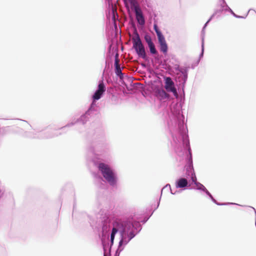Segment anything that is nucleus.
Returning <instances> with one entry per match:
<instances>
[{"label": "nucleus", "mask_w": 256, "mask_h": 256, "mask_svg": "<svg viewBox=\"0 0 256 256\" xmlns=\"http://www.w3.org/2000/svg\"><path fill=\"white\" fill-rule=\"evenodd\" d=\"M153 55H155L154 56V60H155L158 63L164 66V64L162 62L161 60V56H160L158 54H158H152Z\"/></svg>", "instance_id": "nucleus-21"}, {"label": "nucleus", "mask_w": 256, "mask_h": 256, "mask_svg": "<svg viewBox=\"0 0 256 256\" xmlns=\"http://www.w3.org/2000/svg\"><path fill=\"white\" fill-rule=\"evenodd\" d=\"M223 12V10H222V8H221L220 9H217V10H216L214 12V14H216L217 16H220V14L222 12Z\"/></svg>", "instance_id": "nucleus-28"}, {"label": "nucleus", "mask_w": 256, "mask_h": 256, "mask_svg": "<svg viewBox=\"0 0 256 256\" xmlns=\"http://www.w3.org/2000/svg\"><path fill=\"white\" fill-rule=\"evenodd\" d=\"M76 198H74V204H73V209L74 210L76 208Z\"/></svg>", "instance_id": "nucleus-36"}, {"label": "nucleus", "mask_w": 256, "mask_h": 256, "mask_svg": "<svg viewBox=\"0 0 256 256\" xmlns=\"http://www.w3.org/2000/svg\"><path fill=\"white\" fill-rule=\"evenodd\" d=\"M132 48L138 57L142 58L146 62H149L150 58L146 55L144 47L142 44L140 34L137 32L135 33V38L132 39Z\"/></svg>", "instance_id": "nucleus-8"}, {"label": "nucleus", "mask_w": 256, "mask_h": 256, "mask_svg": "<svg viewBox=\"0 0 256 256\" xmlns=\"http://www.w3.org/2000/svg\"><path fill=\"white\" fill-rule=\"evenodd\" d=\"M94 165L101 172L103 178L109 184L113 187L116 186L118 178L116 171L110 165L92 160Z\"/></svg>", "instance_id": "nucleus-6"}, {"label": "nucleus", "mask_w": 256, "mask_h": 256, "mask_svg": "<svg viewBox=\"0 0 256 256\" xmlns=\"http://www.w3.org/2000/svg\"><path fill=\"white\" fill-rule=\"evenodd\" d=\"M204 35H205V29L202 30L201 31V38H202V44H204Z\"/></svg>", "instance_id": "nucleus-26"}, {"label": "nucleus", "mask_w": 256, "mask_h": 256, "mask_svg": "<svg viewBox=\"0 0 256 256\" xmlns=\"http://www.w3.org/2000/svg\"><path fill=\"white\" fill-rule=\"evenodd\" d=\"M111 47H112L111 45H110L109 46H108V50L109 52H110Z\"/></svg>", "instance_id": "nucleus-37"}, {"label": "nucleus", "mask_w": 256, "mask_h": 256, "mask_svg": "<svg viewBox=\"0 0 256 256\" xmlns=\"http://www.w3.org/2000/svg\"><path fill=\"white\" fill-rule=\"evenodd\" d=\"M204 44H201V52L199 54V57H198V60H200V59L202 58L204 56Z\"/></svg>", "instance_id": "nucleus-23"}, {"label": "nucleus", "mask_w": 256, "mask_h": 256, "mask_svg": "<svg viewBox=\"0 0 256 256\" xmlns=\"http://www.w3.org/2000/svg\"><path fill=\"white\" fill-rule=\"evenodd\" d=\"M106 90V86L104 82L103 79H102L99 80L98 88L92 96V99L94 100H99L104 95Z\"/></svg>", "instance_id": "nucleus-10"}, {"label": "nucleus", "mask_w": 256, "mask_h": 256, "mask_svg": "<svg viewBox=\"0 0 256 256\" xmlns=\"http://www.w3.org/2000/svg\"><path fill=\"white\" fill-rule=\"evenodd\" d=\"M154 30L158 38H159L164 36L162 32L160 30L158 25L156 24H154Z\"/></svg>", "instance_id": "nucleus-19"}, {"label": "nucleus", "mask_w": 256, "mask_h": 256, "mask_svg": "<svg viewBox=\"0 0 256 256\" xmlns=\"http://www.w3.org/2000/svg\"><path fill=\"white\" fill-rule=\"evenodd\" d=\"M124 224L120 222H112L106 218L103 220L102 234L103 256H112V249L117 233L119 232L120 239L114 256H120L125 246L142 230L141 227L136 226V228H134L136 230V232L130 231V228L133 227L132 224H128L126 222V226Z\"/></svg>", "instance_id": "nucleus-2"}, {"label": "nucleus", "mask_w": 256, "mask_h": 256, "mask_svg": "<svg viewBox=\"0 0 256 256\" xmlns=\"http://www.w3.org/2000/svg\"><path fill=\"white\" fill-rule=\"evenodd\" d=\"M110 65H112L111 56H110V60L107 56L106 60V68H109Z\"/></svg>", "instance_id": "nucleus-25"}, {"label": "nucleus", "mask_w": 256, "mask_h": 256, "mask_svg": "<svg viewBox=\"0 0 256 256\" xmlns=\"http://www.w3.org/2000/svg\"><path fill=\"white\" fill-rule=\"evenodd\" d=\"M226 12H228L232 15L233 16H234V14H236L234 11L230 8V7H228L226 8Z\"/></svg>", "instance_id": "nucleus-31"}, {"label": "nucleus", "mask_w": 256, "mask_h": 256, "mask_svg": "<svg viewBox=\"0 0 256 256\" xmlns=\"http://www.w3.org/2000/svg\"><path fill=\"white\" fill-rule=\"evenodd\" d=\"M94 178L96 179L99 182H104L102 178L98 174L94 173L93 174Z\"/></svg>", "instance_id": "nucleus-24"}, {"label": "nucleus", "mask_w": 256, "mask_h": 256, "mask_svg": "<svg viewBox=\"0 0 256 256\" xmlns=\"http://www.w3.org/2000/svg\"><path fill=\"white\" fill-rule=\"evenodd\" d=\"M2 194H3L4 193H1Z\"/></svg>", "instance_id": "nucleus-44"}, {"label": "nucleus", "mask_w": 256, "mask_h": 256, "mask_svg": "<svg viewBox=\"0 0 256 256\" xmlns=\"http://www.w3.org/2000/svg\"><path fill=\"white\" fill-rule=\"evenodd\" d=\"M182 67H180L179 65L178 64H176L174 66V70H176V71H178V72H180L181 71L180 70H182Z\"/></svg>", "instance_id": "nucleus-32"}, {"label": "nucleus", "mask_w": 256, "mask_h": 256, "mask_svg": "<svg viewBox=\"0 0 256 256\" xmlns=\"http://www.w3.org/2000/svg\"><path fill=\"white\" fill-rule=\"evenodd\" d=\"M30 137H31V138H36V136H30Z\"/></svg>", "instance_id": "nucleus-40"}, {"label": "nucleus", "mask_w": 256, "mask_h": 256, "mask_svg": "<svg viewBox=\"0 0 256 256\" xmlns=\"http://www.w3.org/2000/svg\"><path fill=\"white\" fill-rule=\"evenodd\" d=\"M105 218H108V219H109V220H110L112 222H114H114H115L116 221H116L113 220H112L111 218H110L109 217H108V216H104V217L102 219V221H103V220H104ZM101 227L102 228V224L101 225ZM102 234V232H101V234ZM99 236H100V240H102V234H101V235H99Z\"/></svg>", "instance_id": "nucleus-30"}, {"label": "nucleus", "mask_w": 256, "mask_h": 256, "mask_svg": "<svg viewBox=\"0 0 256 256\" xmlns=\"http://www.w3.org/2000/svg\"><path fill=\"white\" fill-rule=\"evenodd\" d=\"M112 20H113L114 21V16H112Z\"/></svg>", "instance_id": "nucleus-39"}, {"label": "nucleus", "mask_w": 256, "mask_h": 256, "mask_svg": "<svg viewBox=\"0 0 256 256\" xmlns=\"http://www.w3.org/2000/svg\"><path fill=\"white\" fill-rule=\"evenodd\" d=\"M164 80L166 90L168 92H172L176 96H177V92L174 86V84L172 78L170 76H164Z\"/></svg>", "instance_id": "nucleus-12"}, {"label": "nucleus", "mask_w": 256, "mask_h": 256, "mask_svg": "<svg viewBox=\"0 0 256 256\" xmlns=\"http://www.w3.org/2000/svg\"><path fill=\"white\" fill-rule=\"evenodd\" d=\"M144 38L149 48L150 52L151 54H158V51L154 43L152 41V37L150 34H146L144 36Z\"/></svg>", "instance_id": "nucleus-13"}, {"label": "nucleus", "mask_w": 256, "mask_h": 256, "mask_svg": "<svg viewBox=\"0 0 256 256\" xmlns=\"http://www.w3.org/2000/svg\"><path fill=\"white\" fill-rule=\"evenodd\" d=\"M220 2H222V4H220V7L222 8V10H223V11L226 12L227 10L226 8L229 6L228 5V4H226L225 0H221Z\"/></svg>", "instance_id": "nucleus-22"}, {"label": "nucleus", "mask_w": 256, "mask_h": 256, "mask_svg": "<svg viewBox=\"0 0 256 256\" xmlns=\"http://www.w3.org/2000/svg\"><path fill=\"white\" fill-rule=\"evenodd\" d=\"M180 108H182V106H181L180 104Z\"/></svg>", "instance_id": "nucleus-43"}, {"label": "nucleus", "mask_w": 256, "mask_h": 256, "mask_svg": "<svg viewBox=\"0 0 256 256\" xmlns=\"http://www.w3.org/2000/svg\"><path fill=\"white\" fill-rule=\"evenodd\" d=\"M160 192H172L170 185L168 184H166L161 189Z\"/></svg>", "instance_id": "nucleus-20"}, {"label": "nucleus", "mask_w": 256, "mask_h": 256, "mask_svg": "<svg viewBox=\"0 0 256 256\" xmlns=\"http://www.w3.org/2000/svg\"><path fill=\"white\" fill-rule=\"evenodd\" d=\"M172 194H175L176 193H171Z\"/></svg>", "instance_id": "nucleus-42"}, {"label": "nucleus", "mask_w": 256, "mask_h": 256, "mask_svg": "<svg viewBox=\"0 0 256 256\" xmlns=\"http://www.w3.org/2000/svg\"><path fill=\"white\" fill-rule=\"evenodd\" d=\"M114 66L116 76L120 78V80H123L124 74L122 72V68L118 64V54H116L114 57Z\"/></svg>", "instance_id": "nucleus-14"}, {"label": "nucleus", "mask_w": 256, "mask_h": 256, "mask_svg": "<svg viewBox=\"0 0 256 256\" xmlns=\"http://www.w3.org/2000/svg\"><path fill=\"white\" fill-rule=\"evenodd\" d=\"M250 10H249L248 11V12H247L245 16H239V15H238L236 14H235L234 16V18H246V17L248 16V14Z\"/></svg>", "instance_id": "nucleus-29"}, {"label": "nucleus", "mask_w": 256, "mask_h": 256, "mask_svg": "<svg viewBox=\"0 0 256 256\" xmlns=\"http://www.w3.org/2000/svg\"><path fill=\"white\" fill-rule=\"evenodd\" d=\"M6 190L4 186L0 183V192H4Z\"/></svg>", "instance_id": "nucleus-33"}, {"label": "nucleus", "mask_w": 256, "mask_h": 256, "mask_svg": "<svg viewBox=\"0 0 256 256\" xmlns=\"http://www.w3.org/2000/svg\"><path fill=\"white\" fill-rule=\"evenodd\" d=\"M93 115V114L88 112V111H86L84 114H82L80 118L77 119L72 120V122H68L66 126H62L58 128V130H62V132H56V133H52L49 132H40V138H52L54 136H57L60 135H61L62 134L66 133L67 130H66V128L71 127L76 124H80L82 125H84L86 124L89 121L90 118Z\"/></svg>", "instance_id": "nucleus-5"}, {"label": "nucleus", "mask_w": 256, "mask_h": 256, "mask_svg": "<svg viewBox=\"0 0 256 256\" xmlns=\"http://www.w3.org/2000/svg\"><path fill=\"white\" fill-rule=\"evenodd\" d=\"M74 190V186L72 183L71 182H67L65 184L62 188V192H72Z\"/></svg>", "instance_id": "nucleus-17"}, {"label": "nucleus", "mask_w": 256, "mask_h": 256, "mask_svg": "<svg viewBox=\"0 0 256 256\" xmlns=\"http://www.w3.org/2000/svg\"><path fill=\"white\" fill-rule=\"evenodd\" d=\"M190 66L182 67L181 71L180 72L182 74V87L184 89L188 78V72Z\"/></svg>", "instance_id": "nucleus-16"}, {"label": "nucleus", "mask_w": 256, "mask_h": 256, "mask_svg": "<svg viewBox=\"0 0 256 256\" xmlns=\"http://www.w3.org/2000/svg\"><path fill=\"white\" fill-rule=\"evenodd\" d=\"M159 44V48L164 54L166 55L168 52V46L166 44L164 36L158 38Z\"/></svg>", "instance_id": "nucleus-15"}, {"label": "nucleus", "mask_w": 256, "mask_h": 256, "mask_svg": "<svg viewBox=\"0 0 256 256\" xmlns=\"http://www.w3.org/2000/svg\"><path fill=\"white\" fill-rule=\"evenodd\" d=\"M200 63V60H198L196 62H192L191 64V68L192 69H194L196 66H197Z\"/></svg>", "instance_id": "nucleus-27"}, {"label": "nucleus", "mask_w": 256, "mask_h": 256, "mask_svg": "<svg viewBox=\"0 0 256 256\" xmlns=\"http://www.w3.org/2000/svg\"><path fill=\"white\" fill-rule=\"evenodd\" d=\"M17 120H22V121H23V122H26L28 123V122L26 120H21V119H17Z\"/></svg>", "instance_id": "nucleus-38"}, {"label": "nucleus", "mask_w": 256, "mask_h": 256, "mask_svg": "<svg viewBox=\"0 0 256 256\" xmlns=\"http://www.w3.org/2000/svg\"><path fill=\"white\" fill-rule=\"evenodd\" d=\"M152 90L154 95L160 100L170 99V95L167 94L162 86H154Z\"/></svg>", "instance_id": "nucleus-9"}, {"label": "nucleus", "mask_w": 256, "mask_h": 256, "mask_svg": "<svg viewBox=\"0 0 256 256\" xmlns=\"http://www.w3.org/2000/svg\"><path fill=\"white\" fill-rule=\"evenodd\" d=\"M90 144L88 152L92 156L96 155V152L102 154L106 152L107 144L105 142L104 130L102 124H98L94 130H89L86 136Z\"/></svg>", "instance_id": "nucleus-3"}, {"label": "nucleus", "mask_w": 256, "mask_h": 256, "mask_svg": "<svg viewBox=\"0 0 256 256\" xmlns=\"http://www.w3.org/2000/svg\"><path fill=\"white\" fill-rule=\"evenodd\" d=\"M110 90L108 89V92H110Z\"/></svg>", "instance_id": "nucleus-41"}, {"label": "nucleus", "mask_w": 256, "mask_h": 256, "mask_svg": "<svg viewBox=\"0 0 256 256\" xmlns=\"http://www.w3.org/2000/svg\"><path fill=\"white\" fill-rule=\"evenodd\" d=\"M206 198H210L214 204H216L218 206H230V205H236L238 206H240L246 207L247 208V212L250 213L251 212H253L254 214V210H252L248 208V207L250 206H246V205H241L235 202H218L216 201V199L214 198L213 196L212 195L211 193H204Z\"/></svg>", "instance_id": "nucleus-11"}, {"label": "nucleus", "mask_w": 256, "mask_h": 256, "mask_svg": "<svg viewBox=\"0 0 256 256\" xmlns=\"http://www.w3.org/2000/svg\"><path fill=\"white\" fill-rule=\"evenodd\" d=\"M98 100H94V99H92V102L88 107V109L87 110V111L90 112L91 114H93L96 111V102Z\"/></svg>", "instance_id": "nucleus-18"}, {"label": "nucleus", "mask_w": 256, "mask_h": 256, "mask_svg": "<svg viewBox=\"0 0 256 256\" xmlns=\"http://www.w3.org/2000/svg\"><path fill=\"white\" fill-rule=\"evenodd\" d=\"M215 16H216V14H214V12L210 16V18L208 19L209 21H211L212 19Z\"/></svg>", "instance_id": "nucleus-35"}, {"label": "nucleus", "mask_w": 256, "mask_h": 256, "mask_svg": "<svg viewBox=\"0 0 256 256\" xmlns=\"http://www.w3.org/2000/svg\"><path fill=\"white\" fill-rule=\"evenodd\" d=\"M122 1L126 8L128 7V4L130 5L134 11L138 24L140 26H144L146 22L145 18L136 0H122Z\"/></svg>", "instance_id": "nucleus-7"}, {"label": "nucleus", "mask_w": 256, "mask_h": 256, "mask_svg": "<svg viewBox=\"0 0 256 256\" xmlns=\"http://www.w3.org/2000/svg\"><path fill=\"white\" fill-rule=\"evenodd\" d=\"M210 22V21H209L208 20L206 21V22L204 24V26L202 27L203 29H206V27L208 26Z\"/></svg>", "instance_id": "nucleus-34"}, {"label": "nucleus", "mask_w": 256, "mask_h": 256, "mask_svg": "<svg viewBox=\"0 0 256 256\" xmlns=\"http://www.w3.org/2000/svg\"><path fill=\"white\" fill-rule=\"evenodd\" d=\"M172 115V120L168 122V128L175 144L174 146L175 152L178 155L182 154V148L188 149L185 169L187 178H190L189 180L184 178H178L176 181V187L182 190L194 189L202 192H209L203 184L197 182L184 116L179 110Z\"/></svg>", "instance_id": "nucleus-1"}, {"label": "nucleus", "mask_w": 256, "mask_h": 256, "mask_svg": "<svg viewBox=\"0 0 256 256\" xmlns=\"http://www.w3.org/2000/svg\"><path fill=\"white\" fill-rule=\"evenodd\" d=\"M162 194V193H160V195L156 198L154 203L152 204L146 208L144 218L142 220H140L139 218L136 217L135 215L130 214L116 220L115 222H120L122 224H124V225L125 226H126V222H127L128 224H132L133 227L130 228V230L136 232V230L134 228H136V226H140L142 228L141 223L142 224H146L154 212L158 208Z\"/></svg>", "instance_id": "nucleus-4"}]
</instances>
